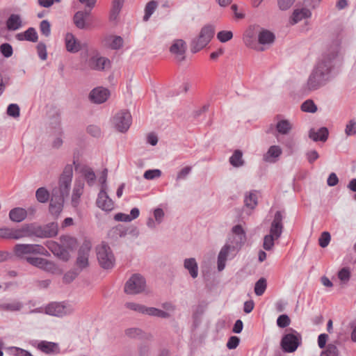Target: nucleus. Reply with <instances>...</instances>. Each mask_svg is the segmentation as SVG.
Segmentation results:
<instances>
[{
  "mask_svg": "<svg viewBox=\"0 0 356 356\" xmlns=\"http://www.w3.org/2000/svg\"><path fill=\"white\" fill-rule=\"evenodd\" d=\"M336 54L325 55L312 70L306 83L309 91L316 90L332 81L334 72V59Z\"/></svg>",
  "mask_w": 356,
  "mask_h": 356,
  "instance_id": "nucleus-1",
  "label": "nucleus"
},
{
  "mask_svg": "<svg viewBox=\"0 0 356 356\" xmlns=\"http://www.w3.org/2000/svg\"><path fill=\"white\" fill-rule=\"evenodd\" d=\"M215 34V26L212 24H207L203 26L197 37L194 38L191 42V51L197 53L204 48L211 41Z\"/></svg>",
  "mask_w": 356,
  "mask_h": 356,
  "instance_id": "nucleus-2",
  "label": "nucleus"
},
{
  "mask_svg": "<svg viewBox=\"0 0 356 356\" xmlns=\"http://www.w3.org/2000/svg\"><path fill=\"white\" fill-rule=\"evenodd\" d=\"M96 252L98 262L104 269H111L115 264V257L109 247L105 243H102L96 247Z\"/></svg>",
  "mask_w": 356,
  "mask_h": 356,
  "instance_id": "nucleus-3",
  "label": "nucleus"
},
{
  "mask_svg": "<svg viewBox=\"0 0 356 356\" xmlns=\"http://www.w3.org/2000/svg\"><path fill=\"white\" fill-rule=\"evenodd\" d=\"M241 248L237 245H233L228 241L220 249L217 258V268L218 271H222L227 260L232 259Z\"/></svg>",
  "mask_w": 356,
  "mask_h": 356,
  "instance_id": "nucleus-4",
  "label": "nucleus"
},
{
  "mask_svg": "<svg viewBox=\"0 0 356 356\" xmlns=\"http://www.w3.org/2000/svg\"><path fill=\"white\" fill-rule=\"evenodd\" d=\"M46 314L62 318L70 315L74 312L73 307L65 302H53L48 304L44 308Z\"/></svg>",
  "mask_w": 356,
  "mask_h": 356,
  "instance_id": "nucleus-5",
  "label": "nucleus"
},
{
  "mask_svg": "<svg viewBox=\"0 0 356 356\" xmlns=\"http://www.w3.org/2000/svg\"><path fill=\"white\" fill-rule=\"evenodd\" d=\"M146 286L145 279L139 274L133 275L124 285V292L127 294H138L142 293Z\"/></svg>",
  "mask_w": 356,
  "mask_h": 356,
  "instance_id": "nucleus-6",
  "label": "nucleus"
},
{
  "mask_svg": "<svg viewBox=\"0 0 356 356\" xmlns=\"http://www.w3.org/2000/svg\"><path fill=\"white\" fill-rule=\"evenodd\" d=\"M14 251L17 257L28 254H38L45 256L48 254V251L39 244H17L14 248Z\"/></svg>",
  "mask_w": 356,
  "mask_h": 356,
  "instance_id": "nucleus-7",
  "label": "nucleus"
},
{
  "mask_svg": "<svg viewBox=\"0 0 356 356\" xmlns=\"http://www.w3.org/2000/svg\"><path fill=\"white\" fill-rule=\"evenodd\" d=\"M131 120V115L129 111H121L114 115L113 123L118 131L121 133H124L130 127Z\"/></svg>",
  "mask_w": 356,
  "mask_h": 356,
  "instance_id": "nucleus-8",
  "label": "nucleus"
},
{
  "mask_svg": "<svg viewBox=\"0 0 356 356\" xmlns=\"http://www.w3.org/2000/svg\"><path fill=\"white\" fill-rule=\"evenodd\" d=\"M301 337L296 332L284 335L281 341V346L286 353H293L300 343Z\"/></svg>",
  "mask_w": 356,
  "mask_h": 356,
  "instance_id": "nucleus-9",
  "label": "nucleus"
},
{
  "mask_svg": "<svg viewBox=\"0 0 356 356\" xmlns=\"http://www.w3.org/2000/svg\"><path fill=\"white\" fill-rule=\"evenodd\" d=\"M31 344L47 355H58L60 349L58 343L47 341H32Z\"/></svg>",
  "mask_w": 356,
  "mask_h": 356,
  "instance_id": "nucleus-10",
  "label": "nucleus"
},
{
  "mask_svg": "<svg viewBox=\"0 0 356 356\" xmlns=\"http://www.w3.org/2000/svg\"><path fill=\"white\" fill-rule=\"evenodd\" d=\"M283 219L282 212L280 211H276L270 224V234L278 238L281 236L284 229Z\"/></svg>",
  "mask_w": 356,
  "mask_h": 356,
  "instance_id": "nucleus-11",
  "label": "nucleus"
},
{
  "mask_svg": "<svg viewBox=\"0 0 356 356\" xmlns=\"http://www.w3.org/2000/svg\"><path fill=\"white\" fill-rule=\"evenodd\" d=\"M64 203V195L58 194V191L53 190L49 204V212L58 216L63 210Z\"/></svg>",
  "mask_w": 356,
  "mask_h": 356,
  "instance_id": "nucleus-12",
  "label": "nucleus"
},
{
  "mask_svg": "<svg viewBox=\"0 0 356 356\" xmlns=\"http://www.w3.org/2000/svg\"><path fill=\"white\" fill-rule=\"evenodd\" d=\"M187 49L186 42L181 39L175 40L170 47V51L178 61H182L185 59V54Z\"/></svg>",
  "mask_w": 356,
  "mask_h": 356,
  "instance_id": "nucleus-13",
  "label": "nucleus"
},
{
  "mask_svg": "<svg viewBox=\"0 0 356 356\" xmlns=\"http://www.w3.org/2000/svg\"><path fill=\"white\" fill-rule=\"evenodd\" d=\"M110 95L108 89L103 87H97L92 89L89 94V99L94 104H102L105 102Z\"/></svg>",
  "mask_w": 356,
  "mask_h": 356,
  "instance_id": "nucleus-14",
  "label": "nucleus"
},
{
  "mask_svg": "<svg viewBox=\"0 0 356 356\" xmlns=\"http://www.w3.org/2000/svg\"><path fill=\"white\" fill-rule=\"evenodd\" d=\"M96 204L99 209L106 212L111 211L114 208V202L104 191H99Z\"/></svg>",
  "mask_w": 356,
  "mask_h": 356,
  "instance_id": "nucleus-15",
  "label": "nucleus"
},
{
  "mask_svg": "<svg viewBox=\"0 0 356 356\" xmlns=\"http://www.w3.org/2000/svg\"><path fill=\"white\" fill-rule=\"evenodd\" d=\"M312 17V12L308 8H296L293 10L290 18L289 24L295 25L303 19H309Z\"/></svg>",
  "mask_w": 356,
  "mask_h": 356,
  "instance_id": "nucleus-16",
  "label": "nucleus"
},
{
  "mask_svg": "<svg viewBox=\"0 0 356 356\" xmlns=\"http://www.w3.org/2000/svg\"><path fill=\"white\" fill-rule=\"evenodd\" d=\"M233 236L227 241L233 245H237L241 248L246 240L245 232L240 225L234 226L232 229Z\"/></svg>",
  "mask_w": 356,
  "mask_h": 356,
  "instance_id": "nucleus-17",
  "label": "nucleus"
},
{
  "mask_svg": "<svg viewBox=\"0 0 356 356\" xmlns=\"http://www.w3.org/2000/svg\"><path fill=\"white\" fill-rule=\"evenodd\" d=\"M40 225L35 223L25 224L18 229L19 238L36 236L40 238Z\"/></svg>",
  "mask_w": 356,
  "mask_h": 356,
  "instance_id": "nucleus-18",
  "label": "nucleus"
},
{
  "mask_svg": "<svg viewBox=\"0 0 356 356\" xmlns=\"http://www.w3.org/2000/svg\"><path fill=\"white\" fill-rule=\"evenodd\" d=\"M23 307L24 304L15 299L0 301V312H17L21 311Z\"/></svg>",
  "mask_w": 356,
  "mask_h": 356,
  "instance_id": "nucleus-19",
  "label": "nucleus"
},
{
  "mask_svg": "<svg viewBox=\"0 0 356 356\" xmlns=\"http://www.w3.org/2000/svg\"><path fill=\"white\" fill-rule=\"evenodd\" d=\"M92 9L86 8L85 10L77 11L73 17V22L75 26L79 29L86 28V19L90 15Z\"/></svg>",
  "mask_w": 356,
  "mask_h": 356,
  "instance_id": "nucleus-20",
  "label": "nucleus"
},
{
  "mask_svg": "<svg viewBox=\"0 0 356 356\" xmlns=\"http://www.w3.org/2000/svg\"><path fill=\"white\" fill-rule=\"evenodd\" d=\"M58 231L56 222H50L45 225H40V238H51L57 235Z\"/></svg>",
  "mask_w": 356,
  "mask_h": 356,
  "instance_id": "nucleus-21",
  "label": "nucleus"
},
{
  "mask_svg": "<svg viewBox=\"0 0 356 356\" xmlns=\"http://www.w3.org/2000/svg\"><path fill=\"white\" fill-rule=\"evenodd\" d=\"M329 132L326 127H321L318 129L312 128L309 131V137L312 140L325 142L328 138Z\"/></svg>",
  "mask_w": 356,
  "mask_h": 356,
  "instance_id": "nucleus-22",
  "label": "nucleus"
},
{
  "mask_svg": "<svg viewBox=\"0 0 356 356\" xmlns=\"http://www.w3.org/2000/svg\"><path fill=\"white\" fill-rule=\"evenodd\" d=\"M84 184L81 180H76L72 195V205L77 207L80 202V197L83 193Z\"/></svg>",
  "mask_w": 356,
  "mask_h": 356,
  "instance_id": "nucleus-23",
  "label": "nucleus"
},
{
  "mask_svg": "<svg viewBox=\"0 0 356 356\" xmlns=\"http://www.w3.org/2000/svg\"><path fill=\"white\" fill-rule=\"evenodd\" d=\"M65 41L67 51L70 53H76L81 49L80 43L72 33H67L65 35Z\"/></svg>",
  "mask_w": 356,
  "mask_h": 356,
  "instance_id": "nucleus-24",
  "label": "nucleus"
},
{
  "mask_svg": "<svg viewBox=\"0 0 356 356\" xmlns=\"http://www.w3.org/2000/svg\"><path fill=\"white\" fill-rule=\"evenodd\" d=\"M282 153V151L280 146L272 145L264 155V160L268 163H275Z\"/></svg>",
  "mask_w": 356,
  "mask_h": 356,
  "instance_id": "nucleus-25",
  "label": "nucleus"
},
{
  "mask_svg": "<svg viewBox=\"0 0 356 356\" xmlns=\"http://www.w3.org/2000/svg\"><path fill=\"white\" fill-rule=\"evenodd\" d=\"M109 64L110 60L105 57L93 56L89 60L90 68L95 70H103Z\"/></svg>",
  "mask_w": 356,
  "mask_h": 356,
  "instance_id": "nucleus-26",
  "label": "nucleus"
},
{
  "mask_svg": "<svg viewBox=\"0 0 356 356\" xmlns=\"http://www.w3.org/2000/svg\"><path fill=\"white\" fill-rule=\"evenodd\" d=\"M27 216V211L21 207H15L9 212V218L15 222H22Z\"/></svg>",
  "mask_w": 356,
  "mask_h": 356,
  "instance_id": "nucleus-27",
  "label": "nucleus"
},
{
  "mask_svg": "<svg viewBox=\"0 0 356 356\" xmlns=\"http://www.w3.org/2000/svg\"><path fill=\"white\" fill-rule=\"evenodd\" d=\"M184 267L188 271L192 278L198 276V265L195 258H187L184 261Z\"/></svg>",
  "mask_w": 356,
  "mask_h": 356,
  "instance_id": "nucleus-28",
  "label": "nucleus"
},
{
  "mask_svg": "<svg viewBox=\"0 0 356 356\" xmlns=\"http://www.w3.org/2000/svg\"><path fill=\"white\" fill-rule=\"evenodd\" d=\"M22 26V22L19 15L11 14L6 20V27L8 31H16Z\"/></svg>",
  "mask_w": 356,
  "mask_h": 356,
  "instance_id": "nucleus-29",
  "label": "nucleus"
},
{
  "mask_svg": "<svg viewBox=\"0 0 356 356\" xmlns=\"http://www.w3.org/2000/svg\"><path fill=\"white\" fill-rule=\"evenodd\" d=\"M275 35L270 31L263 29L258 35V41L261 44H270L275 40Z\"/></svg>",
  "mask_w": 356,
  "mask_h": 356,
  "instance_id": "nucleus-30",
  "label": "nucleus"
},
{
  "mask_svg": "<svg viewBox=\"0 0 356 356\" xmlns=\"http://www.w3.org/2000/svg\"><path fill=\"white\" fill-rule=\"evenodd\" d=\"M143 314L161 318H168L170 316V314L167 312L163 311L156 307L146 306L145 307Z\"/></svg>",
  "mask_w": 356,
  "mask_h": 356,
  "instance_id": "nucleus-31",
  "label": "nucleus"
},
{
  "mask_svg": "<svg viewBox=\"0 0 356 356\" xmlns=\"http://www.w3.org/2000/svg\"><path fill=\"white\" fill-rule=\"evenodd\" d=\"M48 248L54 254H56L62 259L67 261L69 259V253L63 250L57 243L49 242Z\"/></svg>",
  "mask_w": 356,
  "mask_h": 356,
  "instance_id": "nucleus-32",
  "label": "nucleus"
},
{
  "mask_svg": "<svg viewBox=\"0 0 356 356\" xmlns=\"http://www.w3.org/2000/svg\"><path fill=\"white\" fill-rule=\"evenodd\" d=\"M229 163L234 168H240L245 164L243 159V152L239 149H236L229 159Z\"/></svg>",
  "mask_w": 356,
  "mask_h": 356,
  "instance_id": "nucleus-33",
  "label": "nucleus"
},
{
  "mask_svg": "<svg viewBox=\"0 0 356 356\" xmlns=\"http://www.w3.org/2000/svg\"><path fill=\"white\" fill-rule=\"evenodd\" d=\"M276 131L282 135H287L292 129V124L288 120H280L275 125Z\"/></svg>",
  "mask_w": 356,
  "mask_h": 356,
  "instance_id": "nucleus-34",
  "label": "nucleus"
},
{
  "mask_svg": "<svg viewBox=\"0 0 356 356\" xmlns=\"http://www.w3.org/2000/svg\"><path fill=\"white\" fill-rule=\"evenodd\" d=\"M243 42L250 48L256 49L255 34L253 29L249 28L243 35Z\"/></svg>",
  "mask_w": 356,
  "mask_h": 356,
  "instance_id": "nucleus-35",
  "label": "nucleus"
},
{
  "mask_svg": "<svg viewBox=\"0 0 356 356\" xmlns=\"http://www.w3.org/2000/svg\"><path fill=\"white\" fill-rule=\"evenodd\" d=\"M0 238L6 239H19L18 229L3 227L0 228Z\"/></svg>",
  "mask_w": 356,
  "mask_h": 356,
  "instance_id": "nucleus-36",
  "label": "nucleus"
},
{
  "mask_svg": "<svg viewBox=\"0 0 356 356\" xmlns=\"http://www.w3.org/2000/svg\"><path fill=\"white\" fill-rule=\"evenodd\" d=\"M72 179L66 177H60L59 189H55L58 191V194L62 195H67L71 186Z\"/></svg>",
  "mask_w": 356,
  "mask_h": 356,
  "instance_id": "nucleus-37",
  "label": "nucleus"
},
{
  "mask_svg": "<svg viewBox=\"0 0 356 356\" xmlns=\"http://www.w3.org/2000/svg\"><path fill=\"white\" fill-rule=\"evenodd\" d=\"M124 1L122 0H113L112 1V7L110 11V20L114 21L115 20L123 6Z\"/></svg>",
  "mask_w": 356,
  "mask_h": 356,
  "instance_id": "nucleus-38",
  "label": "nucleus"
},
{
  "mask_svg": "<svg viewBox=\"0 0 356 356\" xmlns=\"http://www.w3.org/2000/svg\"><path fill=\"white\" fill-rule=\"evenodd\" d=\"M157 8V3L155 1L148 2L145 8V15L143 16V21L147 22L149 20L152 15L154 13Z\"/></svg>",
  "mask_w": 356,
  "mask_h": 356,
  "instance_id": "nucleus-39",
  "label": "nucleus"
},
{
  "mask_svg": "<svg viewBox=\"0 0 356 356\" xmlns=\"http://www.w3.org/2000/svg\"><path fill=\"white\" fill-rule=\"evenodd\" d=\"M267 282L266 280L264 277L260 278L254 285V293L257 296H260L263 295L266 289Z\"/></svg>",
  "mask_w": 356,
  "mask_h": 356,
  "instance_id": "nucleus-40",
  "label": "nucleus"
},
{
  "mask_svg": "<svg viewBox=\"0 0 356 356\" xmlns=\"http://www.w3.org/2000/svg\"><path fill=\"white\" fill-rule=\"evenodd\" d=\"M244 203L247 207L254 209L257 204V194L254 192H250L248 195H246L245 196Z\"/></svg>",
  "mask_w": 356,
  "mask_h": 356,
  "instance_id": "nucleus-41",
  "label": "nucleus"
},
{
  "mask_svg": "<svg viewBox=\"0 0 356 356\" xmlns=\"http://www.w3.org/2000/svg\"><path fill=\"white\" fill-rule=\"evenodd\" d=\"M83 175L87 184L91 186L95 184L96 175L91 168H84L82 170Z\"/></svg>",
  "mask_w": 356,
  "mask_h": 356,
  "instance_id": "nucleus-42",
  "label": "nucleus"
},
{
  "mask_svg": "<svg viewBox=\"0 0 356 356\" xmlns=\"http://www.w3.org/2000/svg\"><path fill=\"white\" fill-rule=\"evenodd\" d=\"M35 197L38 202L45 203L49 198V193L45 188L41 187L36 191Z\"/></svg>",
  "mask_w": 356,
  "mask_h": 356,
  "instance_id": "nucleus-43",
  "label": "nucleus"
},
{
  "mask_svg": "<svg viewBox=\"0 0 356 356\" xmlns=\"http://www.w3.org/2000/svg\"><path fill=\"white\" fill-rule=\"evenodd\" d=\"M301 110L304 112L314 113L317 111V106L312 99H307L301 105Z\"/></svg>",
  "mask_w": 356,
  "mask_h": 356,
  "instance_id": "nucleus-44",
  "label": "nucleus"
},
{
  "mask_svg": "<svg viewBox=\"0 0 356 356\" xmlns=\"http://www.w3.org/2000/svg\"><path fill=\"white\" fill-rule=\"evenodd\" d=\"M338 278L342 284H347L350 278V271L347 267L342 268L338 273Z\"/></svg>",
  "mask_w": 356,
  "mask_h": 356,
  "instance_id": "nucleus-45",
  "label": "nucleus"
},
{
  "mask_svg": "<svg viewBox=\"0 0 356 356\" xmlns=\"http://www.w3.org/2000/svg\"><path fill=\"white\" fill-rule=\"evenodd\" d=\"M277 239L278 238L274 237L273 235L266 234L264 238L263 248L268 251L272 250L274 246V241Z\"/></svg>",
  "mask_w": 356,
  "mask_h": 356,
  "instance_id": "nucleus-46",
  "label": "nucleus"
},
{
  "mask_svg": "<svg viewBox=\"0 0 356 356\" xmlns=\"http://www.w3.org/2000/svg\"><path fill=\"white\" fill-rule=\"evenodd\" d=\"M92 248L91 242L89 240H84L83 243L79 248L78 254L86 256L89 257L90 252Z\"/></svg>",
  "mask_w": 356,
  "mask_h": 356,
  "instance_id": "nucleus-47",
  "label": "nucleus"
},
{
  "mask_svg": "<svg viewBox=\"0 0 356 356\" xmlns=\"http://www.w3.org/2000/svg\"><path fill=\"white\" fill-rule=\"evenodd\" d=\"M25 38L26 41H30L33 42H35L38 41V35L36 30L33 28L30 27L27 30H26L24 32Z\"/></svg>",
  "mask_w": 356,
  "mask_h": 356,
  "instance_id": "nucleus-48",
  "label": "nucleus"
},
{
  "mask_svg": "<svg viewBox=\"0 0 356 356\" xmlns=\"http://www.w3.org/2000/svg\"><path fill=\"white\" fill-rule=\"evenodd\" d=\"M8 115L14 118H18L20 115V108L17 104H10L8 105L6 111Z\"/></svg>",
  "mask_w": 356,
  "mask_h": 356,
  "instance_id": "nucleus-49",
  "label": "nucleus"
},
{
  "mask_svg": "<svg viewBox=\"0 0 356 356\" xmlns=\"http://www.w3.org/2000/svg\"><path fill=\"white\" fill-rule=\"evenodd\" d=\"M0 53L5 58H10L13 54V49L9 43H3L0 45Z\"/></svg>",
  "mask_w": 356,
  "mask_h": 356,
  "instance_id": "nucleus-50",
  "label": "nucleus"
},
{
  "mask_svg": "<svg viewBox=\"0 0 356 356\" xmlns=\"http://www.w3.org/2000/svg\"><path fill=\"white\" fill-rule=\"evenodd\" d=\"M124 307L132 311L143 314L145 306L136 302H128L124 304Z\"/></svg>",
  "mask_w": 356,
  "mask_h": 356,
  "instance_id": "nucleus-51",
  "label": "nucleus"
},
{
  "mask_svg": "<svg viewBox=\"0 0 356 356\" xmlns=\"http://www.w3.org/2000/svg\"><path fill=\"white\" fill-rule=\"evenodd\" d=\"M40 269L48 273H54L57 270V267L54 262L44 259V262H42V267Z\"/></svg>",
  "mask_w": 356,
  "mask_h": 356,
  "instance_id": "nucleus-52",
  "label": "nucleus"
},
{
  "mask_svg": "<svg viewBox=\"0 0 356 356\" xmlns=\"http://www.w3.org/2000/svg\"><path fill=\"white\" fill-rule=\"evenodd\" d=\"M321 356H338L337 347L332 343H329L326 350L321 353Z\"/></svg>",
  "mask_w": 356,
  "mask_h": 356,
  "instance_id": "nucleus-53",
  "label": "nucleus"
},
{
  "mask_svg": "<svg viewBox=\"0 0 356 356\" xmlns=\"http://www.w3.org/2000/svg\"><path fill=\"white\" fill-rule=\"evenodd\" d=\"M233 38L231 31H221L217 34V39L221 42H226Z\"/></svg>",
  "mask_w": 356,
  "mask_h": 356,
  "instance_id": "nucleus-54",
  "label": "nucleus"
},
{
  "mask_svg": "<svg viewBox=\"0 0 356 356\" xmlns=\"http://www.w3.org/2000/svg\"><path fill=\"white\" fill-rule=\"evenodd\" d=\"M161 175V171L159 169L147 170L145 172L143 177L148 180L159 178Z\"/></svg>",
  "mask_w": 356,
  "mask_h": 356,
  "instance_id": "nucleus-55",
  "label": "nucleus"
},
{
  "mask_svg": "<svg viewBox=\"0 0 356 356\" xmlns=\"http://www.w3.org/2000/svg\"><path fill=\"white\" fill-rule=\"evenodd\" d=\"M40 31L42 35L48 37L51 34V25L48 20H42L40 24Z\"/></svg>",
  "mask_w": 356,
  "mask_h": 356,
  "instance_id": "nucleus-56",
  "label": "nucleus"
},
{
  "mask_svg": "<svg viewBox=\"0 0 356 356\" xmlns=\"http://www.w3.org/2000/svg\"><path fill=\"white\" fill-rule=\"evenodd\" d=\"M192 171V167L191 166H186L183 168L180 171L178 172L177 177H176V181H179L181 180H184L187 178V177L189 175V174Z\"/></svg>",
  "mask_w": 356,
  "mask_h": 356,
  "instance_id": "nucleus-57",
  "label": "nucleus"
},
{
  "mask_svg": "<svg viewBox=\"0 0 356 356\" xmlns=\"http://www.w3.org/2000/svg\"><path fill=\"white\" fill-rule=\"evenodd\" d=\"M107 175H108V170L106 168H105L102 171L101 175L99 177V182L101 184L100 191H106V190L108 188V186L106 184Z\"/></svg>",
  "mask_w": 356,
  "mask_h": 356,
  "instance_id": "nucleus-58",
  "label": "nucleus"
},
{
  "mask_svg": "<svg viewBox=\"0 0 356 356\" xmlns=\"http://www.w3.org/2000/svg\"><path fill=\"white\" fill-rule=\"evenodd\" d=\"M330 239H331V236L329 232H323L318 239L319 245L321 248L327 247L330 241Z\"/></svg>",
  "mask_w": 356,
  "mask_h": 356,
  "instance_id": "nucleus-59",
  "label": "nucleus"
},
{
  "mask_svg": "<svg viewBox=\"0 0 356 356\" xmlns=\"http://www.w3.org/2000/svg\"><path fill=\"white\" fill-rule=\"evenodd\" d=\"M290 323V318L286 314H282L277 319V325L281 328L287 327Z\"/></svg>",
  "mask_w": 356,
  "mask_h": 356,
  "instance_id": "nucleus-60",
  "label": "nucleus"
},
{
  "mask_svg": "<svg viewBox=\"0 0 356 356\" xmlns=\"http://www.w3.org/2000/svg\"><path fill=\"white\" fill-rule=\"evenodd\" d=\"M26 260L31 265L40 268L42 267V262H44V259L40 257H27Z\"/></svg>",
  "mask_w": 356,
  "mask_h": 356,
  "instance_id": "nucleus-61",
  "label": "nucleus"
},
{
  "mask_svg": "<svg viewBox=\"0 0 356 356\" xmlns=\"http://www.w3.org/2000/svg\"><path fill=\"white\" fill-rule=\"evenodd\" d=\"M37 51L39 58L42 60H45L47 58V47L44 43L40 42L37 45Z\"/></svg>",
  "mask_w": 356,
  "mask_h": 356,
  "instance_id": "nucleus-62",
  "label": "nucleus"
},
{
  "mask_svg": "<svg viewBox=\"0 0 356 356\" xmlns=\"http://www.w3.org/2000/svg\"><path fill=\"white\" fill-rule=\"evenodd\" d=\"M277 6L281 10H287L295 3L296 0H277Z\"/></svg>",
  "mask_w": 356,
  "mask_h": 356,
  "instance_id": "nucleus-63",
  "label": "nucleus"
},
{
  "mask_svg": "<svg viewBox=\"0 0 356 356\" xmlns=\"http://www.w3.org/2000/svg\"><path fill=\"white\" fill-rule=\"evenodd\" d=\"M345 133L347 136H353L356 134V122L354 120H350L346 124Z\"/></svg>",
  "mask_w": 356,
  "mask_h": 356,
  "instance_id": "nucleus-64",
  "label": "nucleus"
}]
</instances>
